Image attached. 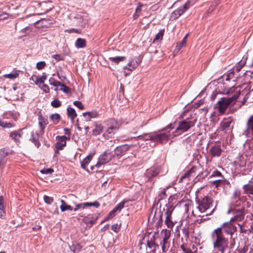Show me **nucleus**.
Masks as SVG:
<instances>
[{"label":"nucleus","mask_w":253,"mask_h":253,"mask_svg":"<svg viewBox=\"0 0 253 253\" xmlns=\"http://www.w3.org/2000/svg\"><path fill=\"white\" fill-rule=\"evenodd\" d=\"M197 207L193 211L196 216L204 217L211 215L214 211L217 204L212 198L205 196L202 198L197 199L196 201Z\"/></svg>","instance_id":"f257e3e1"},{"label":"nucleus","mask_w":253,"mask_h":253,"mask_svg":"<svg viewBox=\"0 0 253 253\" xmlns=\"http://www.w3.org/2000/svg\"><path fill=\"white\" fill-rule=\"evenodd\" d=\"M213 248L219 253H225L229 250V240L220 228L214 229L211 234Z\"/></svg>","instance_id":"f03ea898"},{"label":"nucleus","mask_w":253,"mask_h":253,"mask_svg":"<svg viewBox=\"0 0 253 253\" xmlns=\"http://www.w3.org/2000/svg\"><path fill=\"white\" fill-rule=\"evenodd\" d=\"M240 94V91L236 92L231 97H222L215 105V108H217L220 114L225 113L226 110L232 103H234Z\"/></svg>","instance_id":"7ed1b4c3"},{"label":"nucleus","mask_w":253,"mask_h":253,"mask_svg":"<svg viewBox=\"0 0 253 253\" xmlns=\"http://www.w3.org/2000/svg\"><path fill=\"white\" fill-rule=\"evenodd\" d=\"M188 110L184 111L181 115L180 117L183 120L179 122L178 126H193L197 120L194 116L190 114Z\"/></svg>","instance_id":"20e7f679"},{"label":"nucleus","mask_w":253,"mask_h":253,"mask_svg":"<svg viewBox=\"0 0 253 253\" xmlns=\"http://www.w3.org/2000/svg\"><path fill=\"white\" fill-rule=\"evenodd\" d=\"M163 240L160 242L162 246V250L163 253H166L169 250L170 242L169 239L170 237V231L167 229H163L161 232Z\"/></svg>","instance_id":"39448f33"},{"label":"nucleus","mask_w":253,"mask_h":253,"mask_svg":"<svg viewBox=\"0 0 253 253\" xmlns=\"http://www.w3.org/2000/svg\"><path fill=\"white\" fill-rule=\"evenodd\" d=\"M64 131L65 133L68 134V136L67 137L66 136H58L56 137L57 141L55 144V147L56 149V150L55 151V153H58L59 150H62L63 148V147L66 146V140L67 138H69V135L70 134V129L67 127H65L64 128Z\"/></svg>","instance_id":"423d86ee"},{"label":"nucleus","mask_w":253,"mask_h":253,"mask_svg":"<svg viewBox=\"0 0 253 253\" xmlns=\"http://www.w3.org/2000/svg\"><path fill=\"white\" fill-rule=\"evenodd\" d=\"M237 207H234L233 209H231V207L230 208L229 210L227 211V213L233 212L235 215L230 219L231 222H234L235 221H242L244 219L245 217V209L242 208L239 209H236Z\"/></svg>","instance_id":"0eeeda50"},{"label":"nucleus","mask_w":253,"mask_h":253,"mask_svg":"<svg viewBox=\"0 0 253 253\" xmlns=\"http://www.w3.org/2000/svg\"><path fill=\"white\" fill-rule=\"evenodd\" d=\"M191 6L190 1H187L183 6L179 7L178 8L173 11L170 16V18L172 20L177 19L183 13L185 12Z\"/></svg>","instance_id":"6e6552de"},{"label":"nucleus","mask_w":253,"mask_h":253,"mask_svg":"<svg viewBox=\"0 0 253 253\" xmlns=\"http://www.w3.org/2000/svg\"><path fill=\"white\" fill-rule=\"evenodd\" d=\"M232 222L230 220L229 222H225L218 228H220L222 232H225L228 235L232 236V235L236 231L237 227L232 224Z\"/></svg>","instance_id":"1a4fd4ad"},{"label":"nucleus","mask_w":253,"mask_h":253,"mask_svg":"<svg viewBox=\"0 0 253 253\" xmlns=\"http://www.w3.org/2000/svg\"><path fill=\"white\" fill-rule=\"evenodd\" d=\"M113 158V155L108 151H105L103 154L101 155L98 159V161L95 166L99 168L102 165H104L110 162Z\"/></svg>","instance_id":"9d476101"},{"label":"nucleus","mask_w":253,"mask_h":253,"mask_svg":"<svg viewBox=\"0 0 253 253\" xmlns=\"http://www.w3.org/2000/svg\"><path fill=\"white\" fill-rule=\"evenodd\" d=\"M43 128L44 127H39V130H33L31 132V138H30V140L34 143L35 145L37 148H39L41 145L39 141L40 133L43 132Z\"/></svg>","instance_id":"9b49d317"},{"label":"nucleus","mask_w":253,"mask_h":253,"mask_svg":"<svg viewBox=\"0 0 253 253\" xmlns=\"http://www.w3.org/2000/svg\"><path fill=\"white\" fill-rule=\"evenodd\" d=\"M241 192L239 190H235L233 194L232 197V203L230 205L231 209H233L234 207H240L242 203L240 200Z\"/></svg>","instance_id":"f8f14e48"},{"label":"nucleus","mask_w":253,"mask_h":253,"mask_svg":"<svg viewBox=\"0 0 253 253\" xmlns=\"http://www.w3.org/2000/svg\"><path fill=\"white\" fill-rule=\"evenodd\" d=\"M93 206L96 208H98L100 206V204L98 202H94L93 203H83L79 204H76L75 208L74 209V211H76L80 209H84L88 207Z\"/></svg>","instance_id":"ddd939ff"},{"label":"nucleus","mask_w":253,"mask_h":253,"mask_svg":"<svg viewBox=\"0 0 253 253\" xmlns=\"http://www.w3.org/2000/svg\"><path fill=\"white\" fill-rule=\"evenodd\" d=\"M140 62L139 61L134 60V59L131 58L129 59L127 64V66L124 67V70L132 71L134 70L139 65Z\"/></svg>","instance_id":"4468645a"},{"label":"nucleus","mask_w":253,"mask_h":253,"mask_svg":"<svg viewBox=\"0 0 253 253\" xmlns=\"http://www.w3.org/2000/svg\"><path fill=\"white\" fill-rule=\"evenodd\" d=\"M174 207L172 204L168 203L166 204L165 206L163 208V211H165V215L166 217H171V214L174 210Z\"/></svg>","instance_id":"2eb2a0df"},{"label":"nucleus","mask_w":253,"mask_h":253,"mask_svg":"<svg viewBox=\"0 0 253 253\" xmlns=\"http://www.w3.org/2000/svg\"><path fill=\"white\" fill-rule=\"evenodd\" d=\"M221 152L222 150L220 145H215L212 147L210 150V153L212 157H219Z\"/></svg>","instance_id":"dca6fc26"},{"label":"nucleus","mask_w":253,"mask_h":253,"mask_svg":"<svg viewBox=\"0 0 253 253\" xmlns=\"http://www.w3.org/2000/svg\"><path fill=\"white\" fill-rule=\"evenodd\" d=\"M97 218V216H94L93 214H88L84 218V221L86 224H89L90 226H91L95 223Z\"/></svg>","instance_id":"f3484780"},{"label":"nucleus","mask_w":253,"mask_h":253,"mask_svg":"<svg viewBox=\"0 0 253 253\" xmlns=\"http://www.w3.org/2000/svg\"><path fill=\"white\" fill-rule=\"evenodd\" d=\"M85 118V121H89L91 118H94L98 116V114L96 111L86 112L83 113Z\"/></svg>","instance_id":"a211bd4d"},{"label":"nucleus","mask_w":253,"mask_h":253,"mask_svg":"<svg viewBox=\"0 0 253 253\" xmlns=\"http://www.w3.org/2000/svg\"><path fill=\"white\" fill-rule=\"evenodd\" d=\"M75 46L78 48H84L86 46V40L82 38H78L75 43Z\"/></svg>","instance_id":"6ab92c4d"},{"label":"nucleus","mask_w":253,"mask_h":253,"mask_svg":"<svg viewBox=\"0 0 253 253\" xmlns=\"http://www.w3.org/2000/svg\"><path fill=\"white\" fill-rule=\"evenodd\" d=\"M39 124L41 126H44L48 124L47 117L42 116L41 112L39 113Z\"/></svg>","instance_id":"aec40b11"},{"label":"nucleus","mask_w":253,"mask_h":253,"mask_svg":"<svg viewBox=\"0 0 253 253\" xmlns=\"http://www.w3.org/2000/svg\"><path fill=\"white\" fill-rule=\"evenodd\" d=\"M92 156L91 155H87L83 161L81 162V167L87 170L86 166L91 160Z\"/></svg>","instance_id":"412c9836"},{"label":"nucleus","mask_w":253,"mask_h":253,"mask_svg":"<svg viewBox=\"0 0 253 253\" xmlns=\"http://www.w3.org/2000/svg\"><path fill=\"white\" fill-rule=\"evenodd\" d=\"M243 188L244 190L245 193L247 194H251L253 195V183H249L244 185Z\"/></svg>","instance_id":"4be33fe9"},{"label":"nucleus","mask_w":253,"mask_h":253,"mask_svg":"<svg viewBox=\"0 0 253 253\" xmlns=\"http://www.w3.org/2000/svg\"><path fill=\"white\" fill-rule=\"evenodd\" d=\"M234 125V123L233 118L231 117H228L223 120L221 124V126H233Z\"/></svg>","instance_id":"5701e85b"},{"label":"nucleus","mask_w":253,"mask_h":253,"mask_svg":"<svg viewBox=\"0 0 253 253\" xmlns=\"http://www.w3.org/2000/svg\"><path fill=\"white\" fill-rule=\"evenodd\" d=\"M47 79V76L45 73H43L42 76L37 77L35 83L37 85H40V84H44V81Z\"/></svg>","instance_id":"b1692460"},{"label":"nucleus","mask_w":253,"mask_h":253,"mask_svg":"<svg viewBox=\"0 0 253 253\" xmlns=\"http://www.w3.org/2000/svg\"><path fill=\"white\" fill-rule=\"evenodd\" d=\"M67 115L72 121H73L77 116L75 109L71 107H68L67 108Z\"/></svg>","instance_id":"393cba45"},{"label":"nucleus","mask_w":253,"mask_h":253,"mask_svg":"<svg viewBox=\"0 0 253 253\" xmlns=\"http://www.w3.org/2000/svg\"><path fill=\"white\" fill-rule=\"evenodd\" d=\"M60 202L61 203L60 209L62 211H65L67 210H73L72 207L70 205H68L63 200H61Z\"/></svg>","instance_id":"a878e982"},{"label":"nucleus","mask_w":253,"mask_h":253,"mask_svg":"<svg viewBox=\"0 0 253 253\" xmlns=\"http://www.w3.org/2000/svg\"><path fill=\"white\" fill-rule=\"evenodd\" d=\"M109 60L115 63L116 64H118L119 63H120V62H122L123 61H124L126 59V56H117V57H109Z\"/></svg>","instance_id":"bb28decb"},{"label":"nucleus","mask_w":253,"mask_h":253,"mask_svg":"<svg viewBox=\"0 0 253 253\" xmlns=\"http://www.w3.org/2000/svg\"><path fill=\"white\" fill-rule=\"evenodd\" d=\"M60 118V115L57 113H55L50 115L49 119L50 121L52 122V124L50 125L57 124L59 121Z\"/></svg>","instance_id":"cd10ccee"},{"label":"nucleus","mask_w":253,"mask_h":253,"mask_svg":"<svg viewBox=\"0 0 253 253\" xmlns=\"http://www.w3.org/2000/svg\"><path fill=\"white\" fill-rule=\"evenodd\" d=\"M82 247L81 245L77 243L73 244L71 246H70V249L74 253H78L81 250Z\"/></svg>","instance_id":"c85d7f7f"},{"label":"nucleus","mask_w":253,"mask_h":253,"mask_svg":"<svg viewBox=\"0 0 253 253\" xmlns=\"http://www.w3.org/2000/svg\"><path fill=\"white\" fill-rule=\"evenodd\" d=\"M4 206V200L2 196H0V216L1 217L4 214L3 210Z\"/></svg>","instance_id":"c756f323"},{"label":"nucleus","mask_w":253,"mask_h":253,"mask_svg":"<svg viewBox=\"0 0 253 253\" xmlns=\"http://www.w3.org/2000/svg\"><path fill=\"white\" fill-rule=\"evenodd\" d=\"M165 33V30L162 29L161 30L159 33L155 36V37L154 39L153 42H155L156 41H161L163 38V36Z\"/></svg>","instance_id":"7c9ffc66"},{"label":"nucleus","mask_w":253,"mask_h":253,"mask_svg":"<svg viewBox=\"0 0 253 253\" xmlns=\"http://www.w3.org/2000/svg\"><path fill=\"white\" fill-rule=\"evenodd\" d=\"M165 224L169 228H172L174 225V222L172 220L171 217L168 216L166 217Z\"/></svg>","instance_id":"2f4dec72"},{"label":"nucleus","mask_w":253,"mask_h":253,"mask_svg":"<svg viewBox=\"0 0 253 253\" xmlns=\"http://www.w3.org/2000/svg\"><path fill=\"white\" fill-rule=\"evenodd\" d=\"M19 75V73L18 71H14L11 73L5 74L3 75V77L5 78H8L10 79H14L16 78Z\"/></svg>","instance_id":"473e14b6"},{"label":"nucleus","mask_w":253,"mask_h":253,"mask_svg":"<svg viewBox=\"0 0 253 253\" xmlns=\"http://www.w3.org/2000/svg\"><path fill=\"white\" fill-rule=\"evenodd\" d=\"M188 37V34H187L184 36V37L183 38V39H182V40L181 41L180 43H179V44L176 46V49L178 51H179L182 48V47L185 46V45L186 43L187 39Z\"/></svg>","instance_id":"72a5a7b5"},{"label":"nucleus","mask_w":253,"mask_h":253,"mask_svg":"<svg viewBox=\"0 0 253 253\" xmlns=\"http://www.w3.org/2000/svg\"><path fill=\"white\" fill-rule=\"evenodd\" d=\"M128 202V200H124L118 204L114 208L117 210V211H121L125 207V204Z\"/></svg>","instance_id":"f704fd0d"},{"label":"nucleus","mask_w":253,"mask_h":253,"mask_svg":"<svg viewBox=\"0 0 253 253\" xmlns=\"http://www.w3.org/2000/svg\"><path fill=\"white\" fill-rule=\"evenodd\" d=\"M49 83L50 85H53L54 86L57 87L61 85V83L55 80L53 78H50L49 79Z\"/></svg>","instance_id":"c9c22d12"},{"label":"nucleus","mask_w":253,"mask_h":253,"mask_svg":"<svg viewBox=\"0 0 253 253\" xmlns=\"http://www.w3.org/2000/svg\"><path fill=\"white\" fill-rule=\"evenodd\" d=\"M10 136L15 141H18L21 135L20 132L14 131L10 133Z\"/></svg>","instance_id":"e433bc0d"},{"label":"nucleus","mask_w":253,"mask_h":253,"mask_svg":"<svg viewBox=\"0 0 253 253\" xmlns=\"http://www.w3.org/2000/svg\"><path fill=\"white\" fill-rule=\"evenodd\" d=\"M226 181L223 179H218L212 182V184L215 186L216 187L224 185Z\"/></svg>","instance_id":"4c0bfd02"},{"label":"nucleus","mask_w":253,"mask_h":253,"mask_svg":"<svg viewBox=\"0 0 253 253\" xmlns=\"http://www.w3.org/2000/svg\"><path fill=\"white\" fill-rule=\"evenodd\" d=\"M166 197V191L165 189H163L161 193L159 194L158 197V204L160 202V201L165 199Z\"/></svg>","instance_id":"58836bf2"},{"label":"nucleus","mask_w":253,"mask_h":253,"mask_svg":"<svg viewBox=\"0 0 253 253\" xmlns=\"http://www.w3.org/2000/svg\"><path fill=\"white\" fill-rule=\"evenodd\" d=\"M43 200L45 203L48 205H50L52 204V203L53 201V199L52 197H50L49 196L44 195L43 196Z\"/></svg>","instance_id":"ea45409f"},{"label":"nucleus","mask_w":253,"mask_h":253,"mask_svg":"<svg viewBox=\"0 0 253 253\" xmlns=\"http://www.w3.org/2000/svg\"><path fill=\"white\" fill-rule=\"evenodd\" d=\"M51 105L54 108H58L61 105V103L58 99H54L51 102Z\"/></svg>","instance_id":"a19ab883"},{"label":"nucleus","mask_w":253,"mask_h":253,"mask_svg":"<svg viewBox=\"0 0 253 253\" xmlns=\"http://www.w3.org/2000/svg\"><path fill=\"white\" fill-rule=\"evenodd\" d=\"M102 132V127H95L92 131V134L97 135Z\"/></svg>","instance_id":"79ce46f5"},{"label":"nucleus","mask_w":253,"mask_h":253,"mask_svg":"<svg viewBox=\"0 0 253 253\" xmlns=\"http://www.w3.org/2000/svg\"><path fill=\"white\" fill-rule=\"evenodd\" d=\"M39 86L44 92L48 93L49 92V88L47 85L42 84Z\"/></svg>","instance_id":"37998d69"},{"label":"nucleus","mask_w":253,"mask_h":253,"mask_svg":"<svg viewBox=\"0 0 253 253\" xmlns=\"http://www.w3.org/2000/svg\"><path fill=\"white\" fill-rule=\"evenodd\" d=\"M53 169L51 168L49 169H44L41 170V172L43 174H51L53 172Z\"/></svg>","instance_id":"c03bdc74"},{"label":"nucleus","mask_w":253,"mask_h":253,"mask_svg":"<svg viewBox=\"0 0 253 253\" xmlns=\"http://www.w3.org/2000/svg\"><path fill=\"white\" fill-rule=\"evenodd\" d=\"M46 65V63L44 61H41L37 63V68L38 70H41L43 69L45 66Z\"/></svg>","instance_id":"a18cd8bd"},{"label":"nucleus","mask_w":253,"mask_h":253,"mask_svg":"<svg viewBox=\"0 0 253 253\" xmlns=\"http://www.w3.org/2000/svg\"><path fill=\"white\" fill-rule=\"evenodd\" d=\"M73 104L75 106L79 108V109L82 110L84 108V106L82 104V103L80 101H75L73 102Z\"/></svg>","instance_id":"49530a36"},{"label":"nucleus","mask_w":253,"mask_h":253,"mask_svg":"<svg viewBox=\"0 0 253 253\" xmlns=\"http://www.w3.org/2000/svg\"><path fill=\"white\" fill-rule=\"evenodd\" d=\"M180 248L184 253H192L191 250L190 248L186 247L183 244L180 246Z\"/></svg>","instance_id":"de8ad7c7"},{"label":"nucleus","mask_w":253,"mask_h":253,"mask_svg":"<svg viewBox=\"0 0 253 253\" xmlns=\"http://www.w3.org/2000/svg\"><path fill=\"white\" fill-rule=\"evenodd\" d=\"M142 5H143L142 4H141V3H139V5L136 7V10H135L136 13L133 15V17L135 18H136L139 16V14H138L137 13L140 12L141 9V7L142 6Z\"/></svg>","instance_id":"09e8293b"},{"label":"nucleus","mask_w":253,"mask_h":253,"mask_svg":"<svg viewBox=\"0 0 253 253\" xmlns=\"http://www.w3.org/2000/svg\"><path fill=\"white\" fill-rule=\"evenodd\" d=\"M60 86L61 87L60 88V90H62L65 93H68L69 91V90H70L68 86H67L66 85H65L64 84H63L61 83V85H60Z\"/></svg>","instance_id":"8fccbe9b"},{"label":"nucleus","mask_w":253,"mask_h":253,"mask_svg":"<svg viewBox=\"0 0 253 253\" xmlns=\"http://www.w3.org/2000/svg\"><path fill=\"white\" fill-rule=\"evenodd\" d=\"M117 210L114 208L112 211H111L109 214H108V216L106 217V220H107L109 218H111L115 216L116 212H117Z\"/></svg>","instance_id":"3c124183"},{"label":"nucleus","mask_w":253,"mask_h":253,"mask_svg":"<svg viewBox=\"0 0 253 253\" xmlns=\"http://www.w3.org/2000/svg\"><path fill=\"white\" fill-rule=\"evenodd\" d=\"M111 229L114 232L117 233L119 231L120 229V226L118 224H114L112 225Z\"/></svg>","instance_id":"603ef678"},{"label":"nucleus","mask_w":253,"mask_h":253,"mask_svg":"<svg viewBox=\"0 0 253 253\" xmlns=\"http://www.w3.org/2000/svg\"><path fill=\"white\" fill-rule=\"evenodd\" d=\"M9 14L5 12H2L0 14V21L4 20L8 18Z\"/></svg>","instance_id":"864d4df0"},{"label":"nucleus","mask_w":253,"mask_h":253,"mask_svg":"<svg viewBox=\"0 0 253 253\" xmlns=\"http://www.w3.org/2000/svg\"><path fill=\"white\" fill-rule=\"evenodd\" d=\"M52 57L55 59L57 61L63 60L64 58L60 54H55L52 56Z\"/></svg>","instance_id":"5fc2aeb1"},{"label":"nucleus","mask_w":253,"mask_h":253,"mask_svg":"<svg viewBox=\"0 0 253 253\" xmlns=\"http://www.w3.org/2000/svg\"><path fill=\"white\" fill-rule=\"evenodd\" d=\"M9 154H10L9 152L5 151L4 150H2L0 152V158L1 159H4Z\"/></svg>","instance_id":"6e6d98bb"},{"label":"nucleus","mask_w":253,"mask_h":253,"mask_svg":"<svg viewBox=\"0 0 253 253\" xmlns=\"http://www.w3.org/2000/svg\"><path fill=\"white\" fill-rule=\"evenodd\" d=\"M235 244V239H233L230 242V244H229V248L228 251H227L228 252V253H229L230 252V250L231 249H232L234 248Z\"/></svg>","instance_id":"4d7b16f0"},{"label":"nucleus","mask_w":253,"mask_h":253,"mask_svg":"<svg viewBox=\"0 0 253 253\" xmlns=\"http://www.w3.org/2000/svg\"><path fill=\"white\" fill-rule=\"evenodd\" d=\"M154 243H155V242H154L152 239H151V240L150 241H147V247L149 248V249H151V248H152L153 246H154Z\"/></svg>","instance_id":"13d9d810"},{"label":"nucleus","mask_w":253,"mask_h":253,"mask_svg":"<svg viewBox=\"0 0 253 253\" xmlns=\"http://www.w3.org/2000/svg\"><path fill=\"white\" fill-rule=\"evenodd\" d=\"M248 126H253V115L248 120Z\"/></svg>","instance_id":"bf43d9fd"},{"label":"nucleus","mask_w":253,"mask_h":253,"mask_svg":"<svg viewBox=\"0 0 253 253\" xmlns=\"http://www.w3.org/2000/svg\"><path fill=\"white\" fill-rule=\"evenodd\" d=\"M246 135L249 137L253 138V131H247V128L245 131Z\"/></svg>","instance_id":"052dcab7"},{"label":"nucleus","mask_w":253,"mask_h":253,"mask_svg":"<svg viewBox=\"0 0 253 253\" xmlns=\"http://www.w3.org/2000/svg\"><path fill=\"white\" fill-rule=\"evenodd\" d=\"M212 176H221V173L217 171V170H215V171H214L212 173Z\"/></svg>","instance_id":"680f3d73"},{"label":"nucleus","mask_w":253,"mask_h":253,"mask_svg":"<svg viewBox=\"0 0 253 253\" xmlns=\"http://www.w3.org/2000/svg\"><path fill=\"white\" fill-rule=\"evenodd\" d=\"M116 125L118 126L124 125V124L123 122H122V121H118L115 122ZM125 125H126V124H125Z\"/></svg>","instance_id":"e2e57ef3"},{"label":"nucleus","mask_w":253,"mask_h":253,"mask_svg":"<svg viewBox=\"0 0 253 253\" xmlns=\"http://www.w3.org/2000/svg\"><path fill=\"white\" fill-rule=\"evenodd\" d=\"M189 127H177L176 130L178 131L180 130H182L183 131H186L188 130Z\"/></svg>","instance_id":"0e129e2a"},{"label":"nucleus","mask_w":253,"mask_h":253,"mask_svg":"<svg viewBox=\"0 0 253 253\" xmlns=\"http://www.w3.org/2000/svg\"><path fill=\"white\" fill-rule=\"evenodd\" d=\"M159 248V245L154 243V246H153L152 248H151L150 249H152L153 252H155L157 248Z\"/></svg>","instance_id":"69168bd1"},{"label":"nucleus","mask_w":253,"mask_h":253,"mask_svg":"<svg viewBox=\"0 0 253 253\" xmlns=\"http://www.w3.org/2000/svg\"><path fill=\"white\" fill-rule=\"evenodd\" d=\"M57 75L58 78L60 80H61V81H62L63 80L65 79V77L64 76H60L58 73H57Z\"/></svg>","instance_id":"338daca9"},{"label":"nucleus","mask_w":253,"mask_h":253,"mask_svg":"<svg viewBox=\"0 0 253 253\" xmlns=\"http://www.w3.org/2000/svg\"><path fill=\"white\" fill-rule=\"evenodd\" d=\"M189 175V172H187V173H185L183 176H182L181 179H182L183 178H185L187 176H188Z\"/></svg>","instance_id":"774afa93"}]
</instances>
